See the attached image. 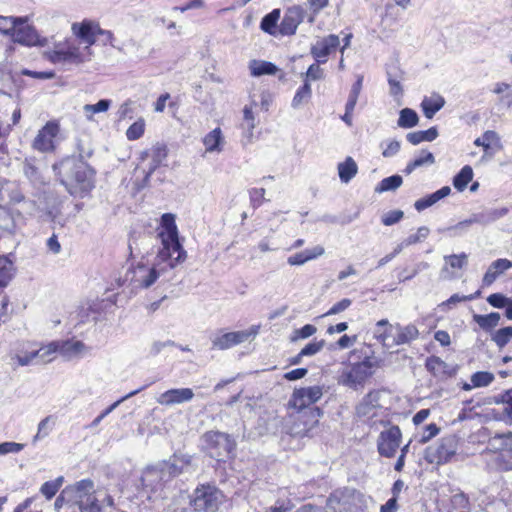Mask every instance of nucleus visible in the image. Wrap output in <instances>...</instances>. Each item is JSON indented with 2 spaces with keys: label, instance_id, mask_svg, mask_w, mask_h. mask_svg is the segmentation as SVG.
I'll use <instances>...</instances> for the list:
<instances>
[{
  "label": "nucleus",
  "instance_id": "obj_1",
  "mask_svg": "<svg viewBox=\"0 0 512 512\" xmlns=\"http://www.w3.org/2000/svg\"><path fill=\"white\" fill-rule=\"evenodd\" d=\"M162 230L158 233L161 247L153 263L139 262L130 268L125 276L132 289H147L159 278L169 279L171 271L186 259V251L179 242L178 230L173 214L161 217Z\"/></svg>",
  "mask_w": 512,
  "mask_h": 512
},
{
  "label": "nucleus",
  "instance_id": "obj_2",
  "mask_svg": "<svg viewBox=\"0 0 512 512\" xmlns=\"http://www.w3.org/2000/svg\"><path fill=\"white\" fill-rule=\"evenodd\" d=\"M53 168L71 195L87 193L94 187L95 171L81 159L67 158Z\"/></svg>",
  "mask_w": 512,
  "mask_h": 512
},
{
  "label": "nucleus",
  "instance_id": "obj_3",
  "mask_svg": "<svg viewBox=\"0 0 512 512\" xmlns=\"http://www.w3.org/2000/svg\"><path fill=\"white\" fill-rule=\"evenodd\" d=\"M482 456L488 471L498 473L512 471V432L490 437Z\"/></svg>",
  "mask_w": 512,
  "mask_h": 512
},
{
  "label": "nucleus",
  "instance_id": "obj_4",
  "mask_svg": "<svg viewBox=\"0 0 512 512\" xmlns=\"http://www.w3.org/2000/svg\"><path fill=\"white\" fill-rule=\"evenodd\" d=\"M114 499L107 492L96 490L94 482L82 479L74 483L73 508L79 512H104L106 507H113Z\"/></svg>",
  "mask_w": 512,
  "mask_h": 512
},
{
  "label": "nucleus",
  "instance_id": "obj_5",
  "mask_svg": "<svg viewBox=\"0 0 512 512\" xmlns=\"http://www.w3.org/2000/svg\"><path fill=\"white\" fill-rule=\"evenodd\" d=\"M48 58L55 64H80L89 61L92 51L83 46L76 39H67L55 44L54 49L47 53Z\"/></svg>",
  "mask_w": 512,
  "mask_h": 512
},
{
  "label": "nucleus",
  "instance_id": "obj_6",
  "mask_svg": "<svg viewBox=\"0 0 512 512\" xmlns=\"http://www.w3.org/2000/svg\"><path fill=\"white\" fill-rule=\"evenodd\" d=\"M192 465V456L187 454H174L168 463L160 467L148 469L143 476L144 483L152 484L156 480L166 482L172 477L188 471Z\"/></svg>",
  "mask_w": 512,
  "mask_h": 512
},
{
  "label": "nucleus",
  "instance_id": "obj_7",
  "mask_svg": "<svg viewBox=\"0 0 512 512\" xmlns=\"http://www.w3.org/2000/svg\"><path fill=\"white\" fill-rule=\"evenodd\" d=\"M378 361L374 357L365 356L363 361L347 365L342 369L338 382L352 389L362 387L365 381L373 374Z\"/></svg>",
  "mask_w": 512,
  "mask_h": 512
},
{
  "label": "nucleus",
  "instance_id": "obj_8",
  "mask_svg": "<svg viewBox=\"0 0 512 512\" xmlns=\"http://www.w3.org/2000/svg\"><path fill=\"white\" fill-rule=\"evenodd\" d=\"M224 500V494L216 486L202 484L194 490L190 504L197 512H216Z\"/></svg>",
  "mask_w": 512,
  "mask_h": 512
},
{
  "label": "nucleus",
  "instance_id": "obj_9",
  "mask_svg": "<svg viewBox=\"0 0 512 512\" xmlns=\"http://www.w3.org/2000/svg\"><path fill=\"white\" fill-rule=\"evenodd\" d=\"M259 332V326H252L248 330L223 332L218 331L211 336L212 349L226 350L255 337Z\"/></svg>",
  "mask_w": 512,
  "mask_h": 512
},
{
  "label": "nucleus",
  "instance_id": "obj_10",
  "mask_svg": "<svg viewBox=\"0 0 512 512\" xmlns=\"http://www.w3.org/2000/svg\"><path fill=\"white\" fill-rule=\"evenodd\" d=\"M203 442L212 457L228 456L235 448V442L231 437L219 431L206 432Z\"/></svg>",
  "mask_w": 512,
  "mask_h": 512
},
{
  "label": "nucleus",
  "instance_id": "obj_11",
  "mask_svg": "<svg viewBox=\"0 0 512 512\" xmlns=\"http://www.w3.org/2000/svg\"><path fill=\"white\" fill-rule=\"evenodd\" d=\"M457 450V441L455 437L449 436L426 449V460L431 464H444L451 460Z\"/></svg>",
  "mask_w": 512,
  "mask_h": 512
},
{
  "label": "nucleus",
  "instance_id": "obj_12",
  "mask_svg": "<svg viewBox=\"0 0 512 512\" xmlns=\"http://www.w3.org/2000/svg\"><path fill=\"white\" fill-rule=\"evenodd\" d=\"M60 132V126L57 121H48L37 133L32 148L36 151L47 153L55 149V138Z\"/></svg>",
  "mask_w": 512,
  "mask_h": 512
},
{
  "label": "nucleus",
  "instance_id": "obj_13",
  "mask_svg": "<svg viewBox=\"0 0 512 512\" xmlns=\"http://www.w3.org/2000/svg\"><path fill=\"white\" fill-rule=\"evenodd\" d=\"M401 438L402 433L398 426H390L382 431L377 440L378 453L386 458L394 457L400 446Z\"/></svg>",
  "mask_w": 512,
  "mask_h": 512
},
{
  "label": "nucleus",
  "instance_id": "obj_14",
  "mask_svg": "<svg viewBox=\"0 0 512 512\" xmlns=\"http://www.w3.org/2000/svg\"><path fill=\"white\" fill-rule=\"evenodd\" d=\"M98 31H100L99 23L91 19H84L71 25V32L75 39L83 46H88L89 51H91V46L96 43Z\"/></svg>",
  "mask_w": 512,
  "mask_h": 512
},
{
  "label": "nucleus",
  "instance_id": "obj_15",
  "mask_svg": "<svg viewBox=\"0 0 512 512\" xmlns=\"http://www.w3.org/2000/svg\"><path fill=\"white\" fill-rule=\"evenodd\" d=\"M322 395L323 389L318 385L295 389L288 405L297 411H301L320 400Z\"/></svg>",
  "mask_w": 512,
  "mask_h": 512
},
{
  "label": "nucleus",
  "instance_id": "obj_16",
  "mask_svg": "<svg viewBox=\"0 0 512 512\" xmlns=\"http://www.w3.org/2000/svg\"><path fill=\"white\" fill-rule=\"evenodd\" d=\"M340 45V39L335 34H330L326 37H322L316 40L311 46V55L319 64L327 62L328 56L336 51Z\"/></svg>",
  "mask_w": 512,
  "mask_h": 512
},
{
  "label": "nucleus",
  "instance_id": "obj_17",
  "mask_svg": "<svg viewBox=\"0 0 512 512\" xmlns=\"http://www.w3.org/2000/svg\"><path fill=\"white\" fill-rule=\"evenodd\" d=\"M381 395L382 392L379 390L370 391L365 395L356 407L357 415L366 419L377 417L382 410V405L380 404Z\"/></svg>",
  "mask_w": 512,
  "mask_h": 512
},
{
  "label": "nucleus",
  "instance_id": "obj_18",
  "mask_svg": "<svg viewBox=\"0 0 512 512\" xmlns=\"http://www.w3.org/2000/svg\"><path fill=\"white\" fill-rule=\"evenodd\" d=\"M27 22L28 19L21 22V24H17V27L10 36L11 40L14 43H18L24 46L42 45V41L37 31Z\"/></svg>",
  "mask_w": 512,
  "mask_h": 512
},
{
  "label": "nucleus",
  "instance_id": "obj_19",
  "mask_svg": "<svg viewBox=\"0 0 512 512\" xmlns=\"http://www.w3.org/2000/svg\"><path fill=\"white\" fill-rule=\"evenodd\" d=\"M304 19V10L301 6L294 5L289 7L284 14V17L279 25L280 35H293L295 34L299 24Z\"/></svg>",
  "mask_w": 512,
  "mask_h": 512
},
{
  "label": "nucleus",
  "instance_id": "obj_20",
  "mask_svg": "<svg viewBox=\"0 0 512 512\" xmlns=\"http://www.w3.org/2000/svg\"><path fill=\"white\" fill-rule=\"evenodd\" d=\"M193 397L194 392L192 389L176 388L161 393L156 400L160 405L172 406L175 404L189 402L193 399Z\"/></svg>",
  "mask_w": 512,
  "mask_h": 512
},
{
  "label": "nucleus",
  "instance_id": "obj_21",
  "mask_svg": "<svg viewBox=\"0 0 512 512\" xmlns=\"http://www.w3.org/2000/svg\"><path fill=\"white\" fill-rule=\"evenodd\" d=\"M445 265L441 269L440 276L443 279H452L456 277L454 270L463 269L468 263V255L464 252L444 256Z\"/></svg>",
  "mask_w": 512,
  "mask_h": 512
},
{
  "label": "nucleus",
  "instance_id": "obj_22",
  "mask_svg": "<svg viewBox=\"0 0 512 512\" xmlns=\"http://www.w3.org/2000/svg\"><path fill=\"white\" fill-rule=\"evenodd\" d=\"M354 493L355 491L349 488L335 490L327 499L328 508L334 512L347 511Z\"/></svg>",
  "mask_w": 512,
  "mask_h": 512
},
{
  "label": "nucleus",
  "instance_id": "obj_23",
  "mask_svg": "<svg viewBox=\"0 0 512 512\" xmlns=\"http://www.w3.org/2000/svg\"><path fill=\"white\" fill-rule=\"evenodd\" d=\"M58 342L59 354L67 360L80 358L89 351V348L79 340H62Z\"/></svg>",
  "mask_w": 512,
  "mask_h": 512
},
{
  "label": "nucleus",
  "instance_id": "obj_24",
  "mask_svg": "<svg viewBox=\"0 0 512 512\" xmlns=\"http://www.w3.org/2000/svg\"><path fill=\"white\" fill-rule=\"evenodd\" d=\"M510 268H512V261L508 259L501 258L493 261L483 276V286L492 285L500 275Z\"/></svg>",
  "mask_w": 512,
  "mask_h": 512
},
{
  "label": "nucleus",
  "instance_id": "obj_25",
  "mask_svg": "<svg viewBox=\"0 0 512 512\" xmlns=\"http://www.w3.org/2000/svg\"><path fill=\"white\" fill-rule=\"evenodd\" d=\"M419 337V330L413 324L395 326V334L393 335L392 345L409 344Z\"/></svg>",
  "mask_w": 512,
  "mask_h": 512
},
{
  "label": "nucleus",
  "instance_id": "obj_26",
  "mask_svg": "<svg viewBox=\"0 0 512 512\" xmlns=\"http://www.w3.org/2000/svg\"><path fill=\"white\" fill-rule=\"evenodd\" d=\"M167 151L164 146H155L150 151H145L141 154V159L145 161L146 159H151L146 178H148L155 170L160 166L162 161L166 158Z\"/></svg>",
  "mask_w": 512,
  "mask_h": 512
},
{
  "label": "nucleus",
  "instance_id": "obj_27",
  "mask_svg": "<svg viewBox=\"0 0 512 512\" xmlns=\"http://www.w3.org/2000/svg\"><path fill=\"white\" fill-rule=\"evenodd\" d=\"M445 99L438 93L424 97L421 103L423 113L426 118L432 119L434 115L444 107Z\"/></svg>",
  "mask_w": 512,
  "mask_h": 512
},
{
  "label": "nucleus",
  "instance_id": "obj_28",
  "mask_svg": "<svg viewBox=\"0 0 512 512\" xmlns=\"http://www.w3.org/2000/svg\"><path fill=\"white\" fill-rule=\"evenodd\" d=\"M427 370L439 378H447L453 374V369L437 356L427 358L425 364Z\"/></svg>",
  "mask_w": 512,
  "mask_h": 512
},
{
  "label": "nucleus",
  "instance_id": "obj_29",
  "mask_svg": "<svg viewBox=\"0 0 512 512\" xmlns=\"http://www.w3.org/2000/svg\"><path fill=\"white\" fill-rule=\"evenodd\" d=\"M203 144L207 153L218 152L223 150L224 137L220 128L210 131L204 138Z\"/></svg>",
  "mask_w": 512,
  "mask_h": 512
},
{
  "label": "nucleus",
  "instance_id": "obj_30",
  "mask_svg": "<svg viewBox=\"0 0 512 512\" xmlns=\"http://www.w3.org/2000/svg\"><path fill=\"white\" fill-rule=\"evenodd\" d=\"M450 193H451L450 187L449 186H443L442 188H440L436 192H434V193H432V194H430V195H428L426 197H423L421 199H418L415 202L414 207H415V209L417 211H423L426 208L431 207L432 205L437 203L439 200L447 197Z\"/></svg>",
  "mask_w": 512,
  "mask_h": 512
},
{
  "label": "nucleus",
  "instance_id": "obj_31",
  "mask_svg": "<svg viewBox=\"0 0 512 512\" xmlns=\"http://www.w3.org/2000/svg\"><path fill=\"white\" fill-rule=\"evenodd\" d=\"M435 163V157L434 155L427 151V150H421L419 151L414 159L410 161L403 172L407 175L411 174L415 169L423 167V166H430Z\"/></svg>",
  "mask_w": 512,
  "mask_h": 512
},
{
  "label": "nucleus",
  "instance_id": "obj_32",
  "mask_svg": "<svg viewBox=\"0 0 512 512\" xmlns=\"http://www.w3.org/2000/svg\"><path fill=\"white\" fill-rule=\"evenodd\" d=\"M338 175L342 183H349L358 173V165L355 160L348 156L337 166Z\"/></svg>",
  "mask_w": 512,
  "mask_h": 512
},
{
  "label": "nucleus",
  "instance_id": "obj_33",
  "mask_svg": "<svg viewBox=\"0 0 512 512\" xmlns=\"http://www.w3.org/2000/svg\"><path fill=\"white\" fill-rule=\"evenodd\" d=\"M324 254V248L322 246H316L311 250H305L300 253L289 256L287 263L291 266L303 265L306 262L317 258Z\"/></svg>",
  "mask_w": 512,
  "mask_h": 512
},
{
  "label": "nucleus",
  "instance_id": "obj_34",
  "mask_svg": "<svg viewBox=\"0 0 512 512\" xmlns=\"http://www.w3.org/2000/svg\"><path fill=\"white\" fill-rule=\"evenodd\" d=\"M258 107L256 100L252 99L249 104L243 108V122L242 128L251 136L254 128L256 127V117L254 110Z\"/></svg>",
  "mask_w": 512,
  "mask_h": 512
},
{
  "label": "nucleus",
  "instance_id": "obj_35",
  "mask_svg": "<svg viewBox=\"0 0 512 512\" xmlns=\"http://www.w3.org/2000/svg\"><path fill=\"white\" fill-rule=\"evenodd\" d=\"M15 274V267L10 256H0V290L6 287Z\"/></svg>",
  "mask_w": 512,
  "mask_h": 512
},
{
  "label": "nucleus",
  "instance_id": "obj_36",
  "mask_svg": "<svg viewBox=\"0 0 512 512\" xmlns=\"http://www.w3.org/2000/svg\"><path fill=\"white\" fill-rule=\"evenodd\" d=\"M249 69L253 77H260L262 75H274L278 71L276 65L263 60H251L249 62Z\"/></svg>",
  "mask_w": 512,
  "mask_h": 512
},
{
  "label": "nucleus",
  "instance_id": "obj_37",
  "mask_svg": "<svg viewBox=\"0 0 512 512\" xmlns=\"http://www.w3.org/2000/svg\"><path fill=\"white\" fill-rule=\"evenodd\" d=\"M280 19V10L274 9L272 12L265 15L261 21L260 27L261 29L272 35V36H279V26L278 21Z\"/></svg>",
  "mask_w": 512,
  "mask_h": 512
},
{
  "label": "nucleus",
  "instance_id": "obj_38",
  "mask_svg": "<svg viewBox=\"0 0 512 512\" xmlns=\"http://www.w3.org/2000/svg\"><path fill=\"white\" fill-rule=\"evenodd\" d=\"M430 233V230L426 226L419 227L415 234L409 235L407 238L403 239L400 243L395 247L396 253H401L403 249L417 244L423 240H425Z\"/></svg>",
  "mask_w": 512,
  "mask_h": 512
},
{
  "label": "nucleus",
  "instance_id": "obj_39",
  "mask_svg": "<svg viewBox=\"0 0 512 512\" xmlns=\"http://www.w3.org/2000/svg\"><path fill=\"white\" fill-rule=\"evenodd\" d=\"M501 316L497 312H492L488 315L474 314L473 320L479 325V327L485 331H489L500 322Z\"/></svg>",
  "mask_w": 512,
  "mask_h": 512
},
{
  "label": "nucleus",
  "instance_id": "obj_40",
  "mask_svg": "<svg viewBox=\"0 0 512 512\" xmlns=\"http://www.w3.org/2000/svg\"><path fill=\"white\" fill-rule=\"evenodd\" d=\"M54 426L55 418L52 415H48L45 418H43L38 423L37 433L33 436L32 443L36 444L38 441L46 438L51 433Z\"/></svg>",
  "mask_w": 512,
  "mask_h": 512
},
{
  "label": "nucleus",
  "instance_id": "obj_41",
  "mask_svg": "<svg viewBox=\"0 0 512 512\" xmlns=\"http://www.w3.org/2000/svg\"><path fill=\"white\" fill-rule=\"evenodd\" d=\"M437 136H438L437 129L435 127H431L425 131H415V132L408 133L406 138L411 144L417 145L424 141L431 142V141L435 140L437 138Z\"/></svg>",
  "mask_w": 512,
  "mask_h": 512
},
{
  "label": "nucleus",
  "instance_id": "obj_42",
  "mask_svg": "<svg viewBox=\"0 0 512 512\" xmlns=\"http://www.w3.org/2000/svg\"><path fill=\"white\" fill-rule=\"evenodd\" d=\"M402 183L403 179L400 175H392L381 180L379 184L375 187L374 191L376 193L395 191L402 185Z\"/></svg>",
  "mask_w": 512,
  "mask_h": 512
},
{
  "label": "nucleus",
  "instance_id": "obj_43",
  "mask_svg": "<svg viewBox=\"0 0 512 512\" xmlns=\"http://www.w3.org/2000/svg\"><path fill=\"white\" fill-rule=\"evenodd\" d=\"M26 20L27 17L0 16V33L10 37L17 24Z\"/></svg>",
  "mask_w": 512,
  "mask_h": 512
},
{
  "label": "nucleus",
  "instance_id": "obj_44",
  "mask_svg": "<svg viewBox=\"0 0 512 512\" xmlns=\"http://www.w3.org/2000/svg\"><path fill=\"white\" fill-rule=\"evenodd\" d=\"M312 90L309 82L305 80L304 84L296 91L293 99H292V107L297 109L301 107L304 103H307L311 98Z\"/></svg>",
  "mask_w": 512,
  "mask_h": 512
},
{
  "label": "nucleus",
  "instance_id": "obj_45",
  "mask_svg": "<svg viewBox=\"0 0 512 512\" xmlns=\"http://www.w3.org/2000/svg\"><path fill=\"white\" fill-rule=\"evenodd\" d=\"M507 213V209H491L482 213L474 214L476 219H479L477 221V224L487 225L489 223H492L503 216H505Z\"/></svg>",
  "mask_w": 512,
  "mask_h": 512
},
{
  "label": "nucleus",
  "instance_id": "obj_46",
  "mask_svg": "<svg viewBox=\"0 0 512 512\" xmlns=\"http://www.w3.org/2000/svg\"><path fill=\"white\" fill-rule=\"evenodd\" d=\"M473 178V170L469 165L464 166L460 172L455 175L453 185L458 191H463Z\"/></svg>",
  "mask_w": 512,
  "mask_h": 512
},
{
  "label": "nucleus",
  "instance_id": "obj_47",
  "mask_svg": "<svg viewBox=\"0 0 512 512\" xmlns=\"http://www.w3.org/2000/svg\"><path fill=\"white\" fill-rule=\"evenodd\" d=\"M418 121L419 117L414 110L410 108H404L400 111V116L397 123L401 128H412L418 124Z\"/></svg>",
  "mask_w": 512,
  "mask_h": 512
},
{
  "label": "nucleus",
  "instance_id": "obj_48",
  "mask_svg": "<svg viewBox=\"0 0 512 512\" xmlns=\"http://www.w3.org/2000/svg\"><path fill=\"white\" fill-rule=\"evenodd\" d=\"M478 220L479 219H476L473 214L470 218L460 221L453 226H450L446 229H441L439 231L440 232L447 231L450 233L451 236H460V235L464 234L465 232H467V230L469 229V227L472 224H477Z\"/></svg>",
  "mask_w": 512,
  "mask_h": 512
},
{
  "label": "nucleus",
  "instance_id": "obj_49",
  "mask_svg": "<svg viewBox=\"0 0 512 512\" xmlns=\"http://www.w3.org/2000/svg\"><path fill=\"white\" fill-rule=\"evenodd\" d=\"M35 351L37 358H40L42 362H51L54 358L53 355L57 352L59 353V342H50L49 344L42 346Z\"/></svg>",
  "mask_w": 512,
  "mask_h": 512
},
{
  "label": "nucleus",
  "instance_id": "obj_50",
  "mask_svg": "<svg viewBox=\"0 0 512 512\" xmlns=\"http://www.w3.org/2000/svg\"><path fill=\"white\" fill-rule=\"evenodd\" d=\"M499 141V135L495 131L487 130L481 137L475 139L474 145L483 147L485 152H487L492 144H499Z\"/></svg>",
  "mask_w": 512,
  "mask_h": 512
},
{
  "label": "nucleus",
  "instance_id": "obj_51",
  "mask_svg": "<svg viewBox=\"0 0 512 512\" xmlns=\"http://www.w3.org/2000/svg\"><path fill=\"white\" fill-rule=\"evenodd\" d=\"M493 93L497 95L503 94L500 100L505 102L506 106L512 110V86L509 83L497 82L494 85Z\"/></svg>",
  "mask_w": 512,
  "mask_h": 512
},
{
  "label": "nucleus",
  "instance_id": "obj_52",
  "mask_svg": "<svg viewBox=\"0 0 512 512\" xmlns=\"http://www.w3.org/2000/svg\"><path fill=\"white\" fill-rule=\"evenodd\" d=\"M74 503V484L65 487L60 495L56 498L54 506L56 509H60L63 505H68L73 508Z\"/></svg>",
  "mask_w": 512,
  "mask_h": 512
},
{
  "label": "nucleus",
  "instance_id": "obj_53",
  "mask_svg": "<svg viewBox=\"0 0 512 512\" xmlns=\"http://www.w3.org/2000/svg\"><path fill=\"white\" fill-rule=\"evenodd\" d=\"M144 389V387H141L137 390H134L130 393H128L127 395H125L124 397L120 398L119 400H117L116 402H114L113 404H111L109 407H107L100 415H98L91 423V427H96L97 425H99V423L107 416L109 415L120 403H122L123 401L129 399L130 397L138 394L140 391H142Z\"/></svg>",
  "mask_w": 512,
  "mask_h": 512
},
{
  "label": "nucleus",
  "instance_id": "obj_54",
  "mask_svg": "<svg viewBox=\"0 0 512 512\" xmlns=\"http://www.w3.org/2000/svg\"><path fill=\"white\" fill-rule=\"evenodd\" d=\"M392 329L387 319H382L376 323V330L374 337L381 342L384 346L390 347L388 343V331Z\"/></svg>",
  "mask_w": 512,
  "mask_h": 512
},
{
  "label": "nucleus",
  "instance_id": "obj_55",
  "mask_svg": "<svg viewBox=\"0 0 512 512\" xmlns=\"http://www.w3.org/2000/svg\"><path fill=\"white\" fill-rule=\"evenodd\" d=\"M145 126V120L143 118H139L126 130L127 139L130 141H134L141 138L145 132Z\"/></svg>",
  "mask_w": 512,
  "mask_h": 512
},
{
  "label": "nucleus",
  "instance_id": "obj_56",
  "mask_svg": "<svg viewBox=\"0 0 512 512\" xmlns=\"http://www.w3.org/2000/svg\"><path fill=\"white\" fill-rule=\"evenodd\" d=\"M153 238L151 236H143L138 239H132L129 242V249L131 253L133 254L134 251L137 254H143L148 253L147 250H145V247H148L152 244Z\"/></svg>",
  "mask_w": 512,
  "mask_h": 512
},
{
  "label": "nucleus",
  "instance_id": "obj_57",
  "mask_svg": "<svg viewBox=\"0 0 512 512\" xmlns=\"http://www.w3.org/2000/svg\"><path fill=\"white\" fill-rule=\"evenodd\" d=\"M63 481L64 479L62 476L56 478L53 481H47L41 486L40 491L47 499H51L56 495L62 486Z\"/></svg>",
  "mask_w": 512,
  "mask_h": 512
},
{
  "label": "nucleus",
  "instance_id": "obj_58",
  "mask_svg": "<svg viewBox=\"0 0 512 512\" xmlns=\"http://www.w3.org/2000/svg\"><path fill=\"white\" fill-rule=\"evenodd\" d=\"M111 104L110 100L102 99L98 101L96 104H86L83 107L86 117L91 120L93 114L105 112L109 109Z\"/></svg>",
  "mask_w": 512,
  "mask_h": 512
},
{
  "label": "nucleus",
  "instance_id": "obj_59",
  "mask_svg": "<svg viewBox=\"0 0 512 512\" xmlns=\"http://www.w3.org/2000/svg\"><path fill=\"white\" fill-rule=\"evenodd\" d=\"M511 339H512V327L511 326L500 328L492 335V340L495 342V344L499 348H503L504 346H506L510 342Z\"/></svg>",
  "mask_w": 512,
  "mask_h": 512
},
{
  "label": "nucleus",
  "instance_id": "obj_60",
  "mask_svg": "<svg viewBox=\"0 0 512 512\" xmlns=\"http://www.w3.org/2000/svg\"><path fill=\"white\" fill-rule=\"evenodd\" d=\"M451 510L453 512L469 511V500L464 493H456L451 497Z\"/></svg>",
  "mask_w": 512,
  "mask_h": 512
},
{
  "label": "nucleus",
  "instance_id": "obj_61",
  "mask_svg": "<svg viewBox=\"0 0 512 512\" xmlns=\"http://www.w3.org/2000/svg\"><path fill=\"white\" fill-rule=\"evenodd\" d=\"M317 331V328L312 324H306L303 327L299 329H295L291 336L290 341L291 342H297L299 340L307 339L311 336H313Z\"/></svg>",
  "mask_w": 512,
  "mask_h": 512
},
{
  "label": "nucleus",
  "instance_id": "obj_62",
  "mask_svg": "<svg viewBox=\"0 0 512 512\" xmlns=\"http://www.w3.org/2000/svg\"><path fill=\"white\" fill-rule=\"evenodd\" d=\"M494 380V375L490 372L479 371L471 376V383L473 387H486Z\"/></svg>",
  "mask_w": 512,
  "mask_h": 512
},
{
  "label": "nucleus",
  "instance_id": "obj_63",
  "mask_svg": "<svg viewBox=\"0 0 512 512\" xmlns=\"http://www.w3.org/2000/svg\"><path fill=\"white\" fill-rule=\"evenodd\" d=\"M501 403L503 404V421L512 423V389L507 390L501 395Z\"/></svg>",
  "mask_w": 512,
  "mask_h": 512
},
{
  "label": "nucleus",
  "instance_id": "obj_64",
  "mask_svg": "<svg viewBox=\"0 0 512 512\" xmlns=\"http://www.w3.org/2000/svg\"><path fill=\"white\" fill-rule=\"evenodd\" d=\"M326 342L325 340H314L305 345L300 351V356L311 357L322 351Z\"/></svg>",
  "mask_w": 512,
  "mask_h": 512
}]
</instances>
